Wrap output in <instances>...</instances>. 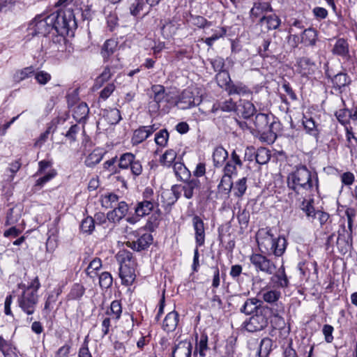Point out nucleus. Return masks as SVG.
<instances>
[{"mask_svg": "<svg viewBox=\"0 0 357 357\" xmlns=\"http://www.w3.org/2000/svg\"><path fill=\"white\" fill-rule=\"evenodd\" d=\"M287 185L296 194L308 197L318 190V177L305 166L301 165L289 174Z\"/></svg>", "mask_w": 357, "mask_h": 357, "instance_id": "obj_1", "label": "nucleus"}, {"mask_svg": "<svg viewBox=\"0 0 357 357\" xmlns=\"http://www.w3.org/2000/svg\"><path fill=\"white\" fill-rule=\"evenodd\" d=\"M257 242L261 249L276 257L282 256L287 248V240L284 236H275L271 229H262L257 234Z\"/></svg>", "mask_w": 357, "mask_h": 357, "instance_id": "obj_2", "label": "nucleus"}, {"mask_svg": "<svg viewBox=\"0 0 357 357\" xmlns=\"http://www.w3.org/2000/svg\"><path fill=\"white\" fill-rule=\"evenodd\" d=\"M51 15H56V20L52 24V35H58L60 40H64V36L68 35L69 31L77 26L75 15L70 9L61 10L52 13Z\"/></svg>", "mask_w": 357, "mask_h": 357, "instance_id": "obj_3", "label": "nucleus"}, {"mask_svg": "<svg viewBox=\"0 0 357 357\" xmlns=\"http://www.w3.org/2000/svg\"><path fill=\"white\" fill-rule=\"evenodd\" d=\"M56 15H49L45 16L40 15L36 16L33 20L29 24V31L33 36L41 35L46 36L50 33H52V24L56 20Z\"/></svg>", "mask_w": 357, "mask_h": 357, "instance_id": "obj_4", "label": "nucleus"}, {"mask_svg": "<svg viewBox=\"0 0 357 357\" xmlns=\"http://www.w3.org/2000/svg\"><path fill=\"white\" fill-rule=\"evenodd\" d=\"M202 101V90L197 86H189L180 94L176 102L181 109H187L199 105Z\"/></svg>", "mask_w": 357, "mask_h": 357, "instance_id": "obj_5", "label": "nucleus"}, {"mask_svg": "<svg viewBox=\"0 0 357 357\" xmlns=\"http://www.w3.org/2000/svg\"><path fill=\"white\" fill-rule=\"evenodd\" d=\"M267 308H259L255 315L244 322V328L248 332L255 333L264 329L268 323Z\"/></svg>", "mask_w": 357, "mask_h": 357, "instance_id": "obj_6", "label": "nucleus"}, {"mask_svg": "<svg viewBox=\"0 0 357 357\" xmlns=\"http://www.w3.org/2000/svg\"><path fill=\"white\" fill-rule=\"evenodd\" d=\"M21 294L17 296V303L21 310L28 315L33 314L38 303V296L31 289H22Z\"/></svg>", "mask_w": 357, "mask_h": 357, "instance_id": "obj_7", "label": "nucleus"}, {"mask_svg": "<svg viewBox=\"0 0 357 357\" xmlns=\"http://www.w3.org/2000/svg\"><path fill=\"white\" fill-rule=\"evenodd\" d=\"M119 168L121 169H130L134 176H138L142 173L143 167L142 162L136 160L135 155L132 153H124L121 154L118 160Z\"/></svg>", "mask_w": 357, "mask_h": 357, "instance_id": "obj_8", "label": "nucleus"}, {"mask_svg": "<svg viewBox=\"0 0 357 357\" xmlns=\"http://www.w3.org/2000/svg\"><path fill=\"white\" fill-rule=\"evenodd\" d=\"M250 260L257 271H261L268 275H273L275 272V264L262 255L252 254Z\"/></svg>", "mask_w": 357, "mask_h": 357, "instance_id": "obj_9", "label": "nucleus"}, {"mask_svg": "<svg viewBox=\"0 0 357 357\" xmlns=\"http://www.w3.org/2000/svg\"><path fill=\"white\" fill-rule=\"evenodd\" d=\"M137 240L128 241L126 244L133 250L141 251L146 249L153 241V236L151 234L145 232L141 234L140 231H134L131 234Z\"/></svg>", "mask_w": 357, "mask_h": 357, "instance_id": "obj_10", "label": "nucleus"}, {"mask_svg": "<svg viewBox=\"0 0 357 357\" xmlns=\"http://www.w3.org/2000/svg\"><path fill=\"white\" fill-rule=\"evenodd\" d=\"M192 224L195 231V240L197 247H202L205 243V225L198 215L193 216Z\"/></svg>", "mask_w": 357, "mask_h": 357, "instance_id": "obj_11", "label": "nucleus"}, {"mask_svg": "<svg viewBox=\"0 0 357 357\" xmlns=\"http://www.w3.org/2000/svg\"><path fill=\"white\" fill-rule=\"evenodd\" d=\"M331 52L333 55L340 56L343 59L349 60L351 59L349 44L347 40L343 38L335 39Z\"/></svg>", "mask_w": 357, "mask_h": 357, "instance_id": "obj_12", "label": "nucleus"}, {"mask_svg": "<svg viewBox=\"0 0 357 357\" xmlns=\"http://www.w3.org/2000/svg\"><path fill=\"white\" fill-rule=\"evenodd\" d=\"M352 236L351 232H346L345 227L343 226L342 231H339L337 238V247L339 252L344 255L348 252L351 247Z\"/></svg>", "mask_w": 357, "mask_h": 357, "instance_id": "obj_13", "label": "nucleus"}, {"mask_svg": "<svg viewBox=\"0 0 357 357\" xmlns=\"http://www.w3.org/2000/svg\"><path fill=\"white\" fill-rule=\"evenodd\" d=\"M113 208L112 211L107 213V218L109 222H119L126 216L128 211V206L125 202L121 201L118 203V206Z\"/></svg>", "mask_w": 357, "mask_h": 357, "instance_id": "obj_14", "label": "nucleus"}, {"mask_svg": "<svg viewBox=\"0 0 357 357\" xmlns=\"http://www.w3.org/2000/svg\"><path fill=\"white\" fill-rule=\"evenodd\" d=\"M135 266H129L123 264L119 268V277L121 279L122 284L126 286L131 285L135 280Z\"/></svg>", "mask_w": 357, "mask_h": 357, "instance_id": "obj_15", "label": "nucleus"}, {"mask_svg": "<svg viewBox=\"0 0 357 357\" xmlns=\"http://www.w3.org/2000/svg\"><path fill=\"white\" fill-rule=\"evenodd\" d=\"M270 283L273 288H286L289 286V280L285 273L284 268L282 266L271 278Z\"/></svg>", "mask_w": 357, "mask_h": 357, "instance_id": "obj_16", "label": "nucleus"}, {"mask_svg": "<svg viewBox=\"0 0 357 357\" xmlns=\"http://www.w3.org/2000/svg\"><path fill=\"white\" fill-rule=\"evenodd\" d=\"M192 345L190 341H180L172 350V357H191Z\"/></svg>", "mask_w": 357, "mask_h": 357, "instance_id": "obj_17", "label": "nucleus"}, {"mask_svg": "<svg viewBox=\"0 0 357 357\" xmlns=\"http://www.w3.org/2000/svg\"><path fill=\"white\" fill-rule=\"evenodd\" d=\"M241 166L242 162L239 158V156L237 155L235 151H234L231 154V160L227 161L226 163L223 172L224 175L223 176H228L231 177L233 174H236V166Z\"/></svg>", "mask_w": 357, "mask_h": 357, "instance_id": "obj_18", "label": "nucleus"}, {"mask_svg": "<svg viewBox=\"0 0 357 357\" xmlns=\"http://www.w3.org/2000/svg\"><path fill=\"white\" fill-rule=\"evenodd\" d=\"M298 70L302 76H308L314 73L316 68L315 63L307 57H303L298 59Z\"/></svg>", "mask_w": 357, "mask_h": 357, "instance_id": "obj_19", "label": "nucleus"}, {"mask_svg": "<svg viewBox=\"0 0 357 357\" xmlns=\"http://www.w3.org/2000/svg\"><path fill=\"white\" fill-rule=\"evenodd\" d=\"M179 320V315L176 311L169 312L162 323V328L167 333L176 330Z\"/></svg>", "mask_w": 357, "mask_h": 357, "instance_id": "obj_20", "label": "nucleus"}, {"mask_svg": "<svg viewBox=\"0 0 357 357\" xmlns=\"http://www.w3.org/2000/svg\"><path fill=\"white\" fill-rule=\"evenodd\" d=\"M259 308H266L261 305V301L256 298H248L242 305L240 311L245 314H250L257 311Z\"/></svg>", "mask_w": 357, "mask_h": 357, "instance_id": "obj_21", "label": "nucleus"}, {"mask_svg": "<svg viewBox=\"0 0 357 357\" xmlns=\"http://www.w3.org/2000/svg\"><path fill=\"white\" fill-rule=\"evenodd\" d=\"M332 82L335 89L342 92L351 84V79L347 73H340L333 77Z\"/></svg>", "mask_w": 357, "mask_h": 357, "instance_id": "obj_22", "label": "nucleus"}, {"mask_svg": "<svg viewBox=\"0 0 357 357\" xmlns=\"http://www.w3.org/2000/svg\"><path fill=\"white\" fill-rule=\"evenodd\" d=\"M182 185V190L183 191V195L187 199H191L195 191L198 190L200 186V181L197 178L189 179L186 181H183Z\"/></svg>", "mask_w": 357, "mask_h": 357, "instance_id": "obj_23", "label": "nucleus"}, {"mask_svg": "<svg viewBox=\"0 0 357 357\" xmlns=\"http://www.w3.org/2000/svg\"><path fill=\"white\" fill-rule=\"evenodd\" d=\"M158 202H150L142 201L138 202L135 208V213L138 217H144L149 215L155 208H158Z\"/></svg>", "mask_w": 357, "mask_h": 357, "instance_id": "obj_24", "label": "nucleus"}, {"mask_svg": "<svg viewBox=\"0 0 357 357\" xmlns=\"http://www.w3.org/2000/svg\"><path fill=\"white\" fill-rule=\"evenodd\" d=\"M271 11L272 7L268 2L257 1L254 3L253 7L250 10V16L257 18L265 13Z\"/></svg>", "mask_w": 357, "mask_h": 357, "instance_id": "obj_25", "label": "nucleus"}, {"mask_svg": "<svg viewBox=\"0 0 357 357\" xmlns=\"http://www.w3.org/2000/svg\"><path fill=\"white\" fill-rule=\"evenodd\" d=\"M302 123L308 135L315 138H318L319 135V132L317 128L318 125L311 116L304 115L302 119Z\"/></svg>", "mask_w": 357, "mask_h": 357, "instance_id": "obj_26", "label": "nucleus"}, {"mask_svg": "<svg viewBox=\"0 0 357 357\" xmlns=\"http://www.w3.org/2000/svg\"><path fill=\"white\" fill-rule=\"evenodd\" d=\"M173 170L177 179L186 181L190 178L191 173L183 162H175Z\"/></svg>", "mask_w": 357, "mask_h": 357, "instance_id": "obj_27", "label": "nucleus"}, {"mask_svg": "<svg viewBox=\"0 0 357 357\" xmlns=\"http://www.w3.org/2000/svg\"><path fill=\"white\" fill-rule=\"evenodd\" d=\"M225 91L230 96L235 94L239 96H245L251 93L250 90L241 82H231V84L227 87Z\"/></svg>", "mask_w": 357, "mask_h": 357, "instance_id": "obj_28", "label": "nucleus"}, {"mask_svg": "<svg viewBox=\"0 0 357 357\" xmlns=\"http://www.w3.org/2000/svg\"><path fill=\"white\" fill-rule=\"evenodd\" d=\"M117 42L114 39L107 40L102 47L101 55L105 61L109 59V56L114 54L117 47Z\"/></svg>", "mask_w": 357, "mask_h": 357, "instance_id": "obj_29", "label": "nucleus"}, {"mask_svg": "<svg viewBox=\"0 0 357 357\" xmlns=\"http://www.w3.org/2000/svg\"><path fill=\"white\" fill-rule=\"evenodd\" d=\"M23 6V0H1L0 11L20 10Z\"/></svg>", "mask_w": 357, "mask_h": 357, "instance_id": "obj_30", "label": "nucleus"}, {"mask_svg": "<svg viewBox=\"0 0 357 357\" xmlns=\"http://www.w3.org/2000/svg\"><path fill=\"white\" fill-rule=\"evenodd\" d=\"M89 109L86 103L81 102L75 107L73 111V117L78 121H85L88 117Z\"/></svg>", "mask_w": 357, "mask_h": 357, "instance_id": "obj_31", "label": "nucleus"}, {"mask_svg": "<svg viewBox=\"0 0 357 357\" xmlns=\"http://www.w3.org/2000/svg\"><path fill=\"white\" fill-rule=\"evenodd\" d=\"M116 259L120 266L123 264L135 266V261L132 253L127 250L122 249L119 250L116 255Z\"/></svg>", "mask_w": 357, "mask_h": 357, "instance_id": "obj_32", "label": "nucleus"}, {"mask_svg": "<svg viewBox=\"0 0 357 357\" xmlns=\"http://www.w3.org/2000/svg\"><path fill=\"white\" fill-rule=\"evenodd\" d=\"M103 155L102 149H96L86 158L84 163L87 167H93L102 160Z\"/></svg>", "mask_w": 357, "mask_h": 357, "instance_id": "obj_33", "label": "nucleus"}, {"mask_svg": "<svg viewBox=\"0 0 357 357\" xmlns=\"http://www.w3.org/2000/svg\"><path fill=\"white\" fill-rule=\"evenodd\" d=\"M262 297L265 302L273 303L281 297V292L277 288L270 289L267 287L262 291Z\"/></svg>", "mask_w": 357, "mask_h": 357, "instance_id": "obj_34", "label": "nucleus"}, {"mask_svg": "<svg viewBox=\"0 0 357 357\" xmlns=\"http://www.w3.org/2000/svg\"><path fill=\"white\" fill-rule=\"evenodd\" d=\"M228 158L227 151L222 146L217 147L213 153V160L215 167H221L223 165Z\"/></svg>", "mask_w": 357, "mask_h": 357, "instance_id": "obj_35", "label": "nucleus"}, {"mask_svg": "<svg viewBox=\"0 0 357 357\" xmlns=\"http://www.w3.org/2000/svg\"><path fill=\"white\" fill-rule=\"evenodd\" d=\"M260 23L262 25L266 24V27L268 30H273L279 27L280 19L276 15H270L262 17L260 19Z\"/></svg>", "mask_w": 357, "mask_h": 357, "instance_id": "obj_36", "label": "nucleus"}, {"mask_svg": "<svg viewBox=\"0 0 357 357\" xmlns=\"http://www.w3.org/2000/svg\"><path fill=\"white\" fill-rule=\"evenodd\" d=\"M317 39V33L314 29L309 28L305 29L302 36V42L308 46H314L316 44Z\"/></svg>", "mask_w": 357, "mask_h": 357, "instance_id": "obj_37", "label": "nucleus"}, {"mask_svg": "<svg viewBox=\"0 0 357 357\" xmlns=\"http://www.w3.org/2000/svg\"><path fill=\"white\" fill-rule=\"evenodd\" d=\"M119 197L117 195L113 192H108L101 197L102 206L106 208H113L118 206Z\"/></svg>", "mask_w": 357, "mask_h": 357, "instance_id": "obj_38", "label": "nucleus"}, {"mask_svg": "<svg viewBox=\"0 0 357 357\" xmlns=\"http://www.w3.org/2000/svg\"><path fill=\"white\" fill-rule=\"evenodd\" d=\"M151 91L153 93V100L161 104L164 102L168 101V96L165 93V87L162 85H153L151 87Z\"/></svg>", "mask_w": 357, "mask_h": 357, "instance_id": "obj_39", "label": "nucleus"}, {"mask_svg": "<svg viewBox=\"0 0 357 357\" xmlns=\"http://www.w3.org/2000/svg\"><path fill=\"white\" fill-rule=\"evenodd\" d=\"M233 185L231 177L228 176H222L220 183L218 185V190L219 194L223 195H228L231 192Z\"/></svg>", "mask_w": 357, "mask_h": 357, "instance_id": "obj_40", "label": "nucleus"}, {"mask_svg": "<svg viewBox=\"0 0 357 357\" xmlns=\"http://www.w3.org/2000/svg\"><path fill=\"white\" fill-rule=\"evenodd\" d=\"M273 348V341L269 337H264L261 340L259 355L260 357H267Z\"/></svg>", "mask_w": 357, "mask_h": 357, "instance_id": "obj_41", "label": "nucleus"}, {"mask_svg": "<svg viewBox=\"0 0 357 357\" xmlns=\"http://www.w3.org/2000/svg\"><path fill=\"white\" fill-rule=\"evenodd\" d=\"M113 67L106 66L101 74L96 78L95 82V86L99 88L102 84L109 80L112 75L114 74Z\"/></svg>", "mask_w": 357, "mask_h": 357, "instance_id": "obj_42", "label": "nucleus"}, {"mask_svg": "<svg viewBox=\"0 0 357 357\" xmlns=\"http://www.w3.org/2000/svg\"><path fill=\"white\" fill-rule=\"evenodd\" d=\"M149 137L148 132L144 126H141L135 130L132 137L133 144H139L146 140Z\"/></svg>", "mask_w": 357, "mask_h": 357, "instance_id": "obj_43", "label": "nucleus"}, {"mask_svg": "<svg viewBox=\"0 0 357 357\" xmlns=\"http://www.w3.org/2000/svg\"><path fill=\"white\" fill-rule=\"evenodd\" d=\"M301 210L305 213L306 216L312 220L316 218L315 209L313 206V201L304 199L301 206Z\"/></svg>", "mask_w": 357, "mask_h": 357, "instance_id": "obj_44", "label": "nucleus"}, {"mask_svg": "<svg viewBox=\"0 0 357 357\" xmlns=\"http://www.w3.org/2000/svg\"><path fill=\"white\" fill-rule=\"evenodd\" d=\"M216 80L218 84L225 90L232 82L229 73L225 70L218 73L216 75Z\"/></svg>", "mask_w": 357, "mask_h": 357, "instance_id": "obj_45", "label": "nucleus"}, {"mask_svg": "<svg viewBox=\"0 0 357 357\" xmlns=\"http://www.w3.org/2000/svg\"><path fill=\"white\" fill-rule=\"evenodd\" d=\"M176 158V153L173 149L167 150L160 159V163L167 167H170Z\"/></svg>", "mask_w": 357, "mask_h": 357, "instance_id": "obj_46", "label": "nucleus"}, {"mask_svg": "<svg viewBox=\"0 0 357 357\" xmlns=\"http://www.w3.org/2000/svg\"><path fill=\"white\" fill-rule=\"evenodd\" d=\"M122 313V306L119 301L115 300L111 303L110 309L107 311V314L112 316L115 319H119Z\"/></svg>", "mask_w": 357, "mask_h": 357, "instance_id": "obj_47", "label": "nucleus"}, {"mask_svg": "<svg viewBox=\"0 0 357 357\" xmlns=\"http://www.w3.org/2000/svg\"><path fill=\"white\" fill-rule=\"evenodd\" d=\"M335 116L337 121L344 126V128L349 127L350 118L349 109H340L337 110Z\"/></svg>", "mask_w": 357, "mask_h": 357, "instance_id": "obj_48", "label": "nucleus"}, {"mask_svg": "<svg viewBox=\"0 0 357 357\" xmlns=\"http://www.w3.org/2000/svg\"><path fill=\"white\" fill-rule=\"evenodd\" d=\"M208 349V336L203 333L200 336L199 341L197 340L196 351H197L201 357L206 356V351Z\"/></svg>", "mask_w": 357, "mask_h": 357, "instance_id": "obj_49", "label": "nucleus"}, {"mask_svg": "<svg viewBox=\"0 0 357 357\" xmlns=\"http://www.w3.org/2000/svg\"><path fill=\"white\" fill-rule=\"evenodd\" d=\"M43 174V176L36 180V186L43 187L45 183L54 178L57 174V172L56 169L50 168L47 172H45Z\"/></svg>", "mask_w": 357, "mask_h": 357, "instance_id": "obj_50", "label": "nucleus"}, {"mask_svg": "<svg viewBox=\"0 0 357 357\" xmlns=\"http://www.w3.org/2000/svg\"><path fill=\"white\" fill-rule=\"evenodd\" d=\"M95 229V222L92 217L84 218L80 225V229L83 233L91 234Z\"/></svg>", "mask_w": 357, "mask_h": 357, "instance_id": "obj_51", "label": "nucleus"}, {"mask_svg": "<svg viewBox=\"0 0 357 357\" xmlns=\"http://www.w3.org/2000/svg\"><path fill=\"white\" fill-rule=\"evenodd\" d=\"M254 123L256 129L260 132L268 126V117L265 114L259 113L256 115Z\"/></svg>", "mask_w": 357, "mask_h": 357, "instance_id": "obj_52", "label": "nucleus"}, {"mask_svg": "<svg viewBox=\"0 0 357 357\" xmlns=\"http://www.w3.org/2000/svg\"><path fill=\"white\" fill-rule=\"evenodd\" d=\"M247 179L245 177H243L239 180H238L234 187V195L236 197H242L246 190H247V185H246Z\"/></svg>", "mask_w": 357, "mask_h": 357, "instance_id": "obj_53", "label": "nucleus"}, {"mask_svg": "<svg viewBox=\"0 0 357 357\" xmlns=\"http://www.w3.org/2000/svg\"><path fill=\"white\" fill-rule=\"evenodd\" d=\"M20 211L16 208L9 209L6 215V225H11L17 223L20 218Z\"/></svg>", "mask_w": 357, "mask_h": 357, "instance_id": "obj_54", "label": "nucleus"}, {"mask_svg": "<svg viewBox=\"0 0 357 357\" xmlns=\"http://www.w3.org/2000/svg\"><path fill=\"white\" fill-rule=\"evenodd\" d=\"M117 162V157L115 156L110 160L105 161L102 165L104 170L107 171L109 174H116L120 172L119 167H117L115 164Z\"/></svg>", "mask_w": 357, "mask_h": 357, "instance_id": "obj_55", "label": "nucleus"}, {"mask_svg": "<svg viewBox=\"0 0 357 357\" xmlns=\"http://www.w3.org/2000/svg\"><path fill=\"white\" fill-rule=\"evenodd\" d=\"M255 159L256 160V162L259 164H266L270 160V154L268 150H267L265 148L259 149L256 151Z\"/></svg>", "mask_w": 357, "mask_h": 357, "instance_id": "obj_56", "label": "nucleus"}, {"mask_svg": "<svg viewBox=\"0 0 357 357\" xmlns=\"http://www.w3.org/2000/svg\"><path fill=\"white\" fill-rule=\"evenodd\" d=\"M177 29V25L174 22L169 21L163 24L161 31L164 37L167 38L175 34Z\"/></svg>", "mask_w": 357, "mask_h": 357, "instance_id": "obj_57", "label": "nucleus"}, {"mask_svg": "<svg viewBox=\"0 0 357 357\" xmlns=\"http://www.w3.org/2000/svg\"><path fill=\"white\" fill-rule=\"evenodd\" d=\"M84 287L82 284L76 283L73 286L68 294V298L72 300L79 299L84 295Z\"/></svg>", "mask_w": 357, "mask_h": 357, "instance_id": "obj_58", "label": "nucleus"}, {"mask_svg": "<svg viewBox=\"0 0 357 357\" xmlns=\"http://www.w3.org/2000/svg\"><path fill=\"white\" fill-rule=\"evenodd\" d=\"M102 266V261L98 258L93 259L89 264L86 268V273L91 278H93L96 275V271Z\"/></svg>", "mask_w": 357, "mask_h": 357, "instance_id": "obj_59", "label": "nucleus"}, {"mask_svg": "<svg viewBox=\"0 0 357 357\" xmlns=\"http://www.w3.org/2000/svg\"><path fill=\"white\" fill-rule=\"evenodd\" d=\"M34 70L33 67H27L24 68L17 72L15 73L14 75V78L17 82H21L28 77H29L33 73Z\"/></svg>", "mask_w": 357, "mask_h": 357, "instance_id": "obj_60", "label": "nucleus"}, {"mask_svg": "<svg viewBox=\"0 0 357 357\" xmlns=\"http://www.w3.org/2000/svg\"><path fill=\"white\" fill-rule=\"evenodd\" d=\"M113 282L112 275L109 272H103L99 276V284L102 288H109Z\"/></svg>", "mask_w": 357, "mask_h": 357, "instance_id": "obj_61", "label": "nucleus"}, {"mask_svg": "<svg viewBox=\"0 0 357 357\" xmlns=\"http://www.w3.org/2000/svg\"><path fill=\"white\" fill-rule=\"evenodd\" d=\"M169 139V133L167 130H160L155 135V142L157 145L160 146H165L167 144Z\"/></svg>", "mask_w": 357, "mask_h": 357, "instance_id": "obj_62", "label": "nucleus"}, {"mask_svg": "<svg viewBox=\"0 0 357 357\" xmlns=\"http://www.w3.org/2000/svg\"><path fill=\"white\" fill-rule=\"evenodd\" d=\"M316 218H318L321 227H324V225H326V229H331V222L328 221V213L324 211H317L316 213Z\"/></svg>", "mask_w": 357, "mask_h": 357, "instance_id": "obj_63", "label": "nucleus"}, {"mask_svg": "<svg viewBox=\"0 0 357 357\" xmlns=\"http://www.w3.org/2000/svg\"><path fill=\"white\" fill-rule=\"evenodd\" d=\"M36 82L41 85L46 84L51 79V75L44 70H40L34 75Z\"/></svg>", "mask_w": 357, "mask_h": 357, "instance_id": "obj_64", "label": "nucleus"}]
</instances>
